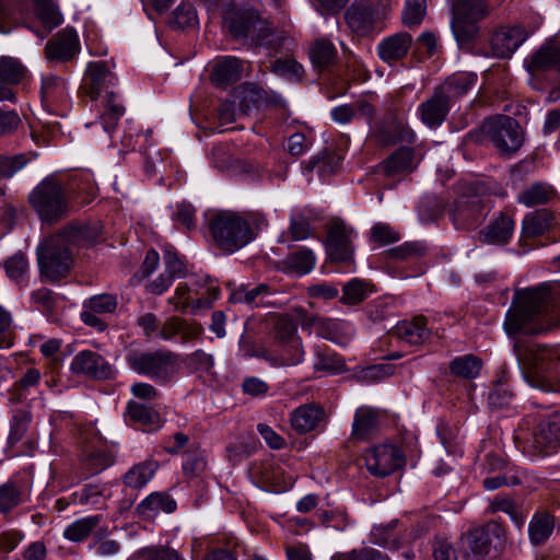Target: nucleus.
Returning <instances> with one entry per match:
<instances>
[{
    "label": "nucleus",
    "mask_w": 560,
    "mask_h": 560,
    "mask_svg": "<svg viewBox=\"0 0 560 560\" xmlns=\"http://www.w3.org/2000/svg\"><path fill=\"white\" fill-rule=\"evenodd\" d=\"M559 319L560 313L551 304L547 289H526L515 293L505 314L503 328L509 336L520 332L542 334L555 327Z\"/></svg>",
    "instance_id": "1"
},
{
    "label": "nucleus",
    "mask_w": 560,
    "mask_h": 560,
    "mask_svg": "<svg viewBox=\"0 0 560 560\" xmlns=\"http://www.w3.org/2000/svg\"><path fill=\"white\" fill-rule=\"evenodd\" d=\"M208 11L221 18L222 26L235 39L248 40L256 46H264L273 51L290 40L276 34L267 21L257 11L237 8L234 0H206Z\"/></svg>",
    "instance_id": "2"
},
{
    "label": "nucleus",
    "mask_w": 560,
    "mask_h": 560,
    "mask_svg": "<svg viewBox=\"0 0 560 560\" xmlns=\"http://www.w3.org/2000/svg\"><path fill=\"white\" fill-rule=\"evenodd\" d=\"M28 202L39 220L47 224L63 220L71 211V195L55 175L46 176L33 188Z\"/></svg>",
    "instance_id": "3"
},
{
    "label": "nucleus",
    "mask_w": 560,
    "mask_h": 560,
    "mask_svg": "<svg viewBox=\"0 0 560 560\" xmlns=\"http://www.w3.org/2000/svg\"><path fill=\"white\" fill-rule=\"evenodd\" d=\"M128 368L160 385L173 381L179 370L178 355L170 350L130 349L125 355Z\"/></svg>",
    "instance_id": "4"
},
{
    "label": "nucleus",
    "mask_w": 560,
    "mask_h": 560,
    "mask_svg": "<svg viewBox=\"0 0 560 560\" xmlns=\"http://www.w3.org/2000/svg\"><path fill=\"white\" fill-rule=\"evenodd\" d=\"M208 228L215 245L228 254L235 253L255 238L243 215L219 211L208 219Z\"/></svg>",
    "instance_id": "5"
},
{
    "label": "nucleus",
    "mask_w": 560,
    "mask_h": 560,
    "mask_svg": "<svg viewBox=\"0 0 560 560\" xmlns=\"http://www.w3.org/2000/svg\"><path fill=\"white\" fill-rule=\"evenodd\" d=\"M467 136L477 143L491 141L503 154L516 152L524 142L523 131L517 120L504 115L486 118L478 129L469 131Z\"/></svg>",
    "instance_id": "6"
},
{
    "label": "nucleus",
    "mask_w": 560,
    "mask_h": 560,
    "mask_svg": "<svg viewBox=\"0 0 560 560\" xmlns=\"http://www.w3.org/2000/svg\"><path fill=\"white\" fill-rule=\"evenodd\" d=\"M451 27L460 46L470 44L479 33V22L489 14L486 0H452Z\"/></svg>",
    "instance_id": "7"
},
{
    "label": "nucleus",
    "mask_w": 560,
    "mask_h": 560,
    "mask_svg": "<svg viewBox=\"0 0 560 560\" xmlns=\"http://www.w3.org/2000/svg\"><path fill=\"white\" fill-rule=\"evenodd\" d=\"M37 260L42 277L50 282L68 277L74 262L71 248L54 236L38 245Z\"/></svg>",
    "instance_id": "8"
},
{
    "label": "nucleus",
    "mask_w": 560,
    "mask_h": 560,
    "mask_svg": "<svg viewBox=\"0 0 560 560\" xmlns=\"http://www.w3.org/2000/svg\"><path fill=\"white\" fill-rule=\"evenodd\" d=\"M487 200L468 188L450 206L448 215L458 230H471L479 226L488 214Z\"/></svg>",
    "instance_id": "9"
},
{
    "label": "nucleus",
    "mask_w": 560,
    "mask_h": 560,
    "mask_svg": "<svg viewBox=\"0 0 560 560\" xmlns=\"http://www.w3.org/2000/svg\"><path fill=\"white\" fill-rule=\"evenodd\" d=\"M560 445V410L545 416L527 441L526 452L533 459L555 454Z\"/></svg>",
    "instance_id": "10"
},
{
    "label": "nucleus",
    "mask_w": 560,
    "mask_h": 560,
    "mask_svg": "<svg viewBox=\"0 0 560 560\" xmlns=\"http://www.w3.org/2000/svg\"><path fill=\"white\" fill-rule=\"evenodd\" d=\"M515 357L523 371L535 377L549 374L558 359L557 352L545 345L516 341L513 347Z\"/></svg>",
    "instance_id": "11"
},
{
    "label": "nucleus",
    "mask_w": 560,
    "mask_h": 560,
    "mask_svg": "<svg viewBox=\"0 0 560 560\" xmlns=\"http://www.w3.org/2000/svg\"><path fill=\"white\" fill-rule=\"evenodd\" d=\"M357 233L341 219H334L327 229L326 250L329 258L350 265L353 261V240Z\"/></svg>",
    "instance_id": "12"
},
{
    "label": "nucleus",
    "mask_w": 560,
    "mask_h": 560,
    "mask_svg": "<svg viewBox=\"0 0 560 560\" xmlns=\"http://www.w3.org/2000/svg\"><path fill=\"white\" fill-rule=\"evenodd\" d=\"M366 469L376 477H386L404 466L402 452L392 443L370 447L364 454Z\"/></svg>",
    "instance_id": "13"
},
{
    "label": "nucleus",
    "mask_w": 560,
    "mask_h": 560,
    "mask_svg": "<svg viewBox=\"0 0 560 560\" xmlns=\"http://www.w3.org/2000/svg\"><path fill=\"white\" fill-rule=\"evenodd\" d=\"M389 9L384 5L382 18H386ZM381 19L374 0H354L346 10L345 20L349 28L358 36H366L373 32Z\"/></svg>",
    "instance_id": "14"
},
{
    "label": "nucleus",
    "mask_w": 560,
    "mask_h": 560,
    "mask_svg": "<svg viewBox=\"0 0 560 560\" xmlns=\"http://www.w3.org/2000/svg\"><path fill=\"white\" fill-rule=\"evenodd\" d=\"M69 369L77 376L96 381L110 380L115 375L113 365L101 353L93 350L78 352L73 357Z\"/></svg>",
    "instance_id": "15"
},
{
    "label": "nucleus",
    "mask_w": 560,
    "mask_h": 560,
    "mask_svg": "<svg viewBox=\"0 0 560 560\" xmlns=\"http://www.w3.org/2000/svg\"><path fill=\"white\" fill-rule=\"evenodd\" d=\"M117 82L115 73L105 61H94L88 65L83 78V89L91 100H98L110 90Z\"/></svg>",
    "instance_id": "16"
},
{
    "label": "nucleus",
    "mask_w": 560,
    "mask_h": 560,
    "mask_svg": "<svg viewBox=\"0 0 560 560\" xmlns=\"http://www.w3.org/2000/svg\"><path fill=\"white\" fill-rule=\"evenodd\" d=\"M80 51V40L73 28L66 27L52 36L45 46L49 61L68 62Z\"/></svg>",
    "instance_id": "17"
},
{
    "label": "nucleus",
    "mask_w": 560,
    "mask_h": 560,
    "mask_svg": "<svg viewBox=\"0 0 560 560\" xmlns=\"http://www.w3.org/2000/svg\"><path fill=\"white\" fill-rule=\"evenodd\" d=\"M453 103L438 86L432 95L419 104L417 114L427 127L439 128L447 118Z\"/></svg>",
    "instance_id": "18"
},
{
    "label": "nucleus",
    "mask_w": 560,
    "mask_h": 560,
    "mask_svg": "<svg viewBox=\"0 0 560 560\" xmlns=\"http://www.w3.org/2000/svg\"><path fill=\"white\" fill-rule=\"evenodd\" d=\"M27 75L26 67L19 59L0 57V101L15 102L16 95L11 86L22 83Z\"/></svg>",
    "instance_id": "19"
},
{
    "label": "nucleus",
    "mask_w": 560,
    "mask_h": 560,
    "mask_svg": "<svg viewBox=\"0 0 560 560\" xmlns=\"http://www.w3.org/2000/svg\"><path fill=\"white\" fill-rule=\"evenodd\" d=\"M522 26L501 27L491 37V48L498 58H509L527 38Z\"/></svg>",
    "instance_id": "20"
},
{
    "label": "nucleus",
    "mask_w": 560,
    "mask_h": 560,
    "mask_svg": "<svg viewBox=\"0 0 560 560\" xmlns=\"http://www.w3.org/2000/svg\"><path fill=\"white\" fill-rule=\"evenodd\" d=\"M276 291L266 283H259L255 287L242 284L230 294V302L243 303L250 307L275 306L273 300Z\"/></svg>",
    "instance_id": "21"
},
{
    "label": "nucleus",
    "mask_w": 560,
    "mask_h": 560,
    "mask_svg": "<svg viewBox=\"0 0 560 560\" xmlns=\"http://www.w3.org/2000/svg\"><path fill=\"white\" fill-rule=\"evenodd\" d=\"M98 100L102 105L98 122H92L91 126L100 125L106 133L112 135L126 112L125 105L115 92H107Z\"/></svg>",
    "instance_id": "22"
},
{
    "label": "nucleus",
    "mask_w": 560,
    "mask_h": 560,
    "mask_svg": "<svg viewBox=\"0 0 560 560\" xmlns=\"http://www.w3.org/2000/svg\"><path fill=\"white\" fill-rule=\"evenodd\" d=\"M412 37L407 32L396 33L387 36L377 45L378 57L387 62H395L402 59L409 51Z\"/></svg>",
    "instance_id": "23"
},
{
    "label": "nucleus",
    "mask_w": 560,
    "mask_h": 560,
    "mask_svg": "<svg viewBox=\"0 0 560 560\" xmlns=\"http://www.w3.org/2000/svg\"><path fill=\"white\" fill-rule=\"evenodd\" d=\"M380 423L378 411L369 406L357 408L353 416L351 438L355 441H366L376 432Z\"/></svg>",
    "instance_id": "24"
},
{
    "label": "nucleus",
    "mask_w": 560,
    "mask_h": 560,
    "mask_svg": "<svg viewBox=\"0 0 560 560\" xmlns=\"http://www.w3.org/2000/svg\"><path fill=\"white\" fill-rule=\"evenodd\" d=\"M52 236L62 238V244L70 247L73 252V248L77 246L93 244L98 237V229L88 224L71 222Z\"/></svg>",
    "instance_id": "25"
},
{
    "label": "nucleus",
    "mask_w": 560,
    "mask_h": 560,
    "mask_svg": "<svg viewBox=\"0 0 560 560\" xmlns=\"http://www.w3.org/2000/svg\"><path fill=\"white\" fill-rule=\"evenodd\" d=\"M393 334L411 346L422 345L430 338V329L424 316H416L409 320L399 322Z\"/></svg>",
    "instance_id": "26"
},
{
    "label": "nucleus",
    "mask_w": 560,
    "mask_h": 560,
    "mask_svg": "<svg viewBox=\"0 0 560 560\" xmlns=\"http://www.w3.org/2000/svg\"><path fill=\"white\" fill-rule=\"evenodd\" d=\"M201 327L196 324H189L177 317H171L164 322L158 336L165 341H173L176 338L180 342L185 343L201 334Z\"/></svg>",
    "instance_id": "27"
},
{
    "label": "nucleus",
    "mask_w": 560,
    "mask_h": 560,
    "mask_svg": "<svg viewBox=\"0 0 560 560\" xmlns=\"http://www.w3.org/2000/svg\"><path fill=\"white\" fill-rule=\"evenodd\" d=\"M415 167V152L407 147L399 148L377 166L378 172L384 173L388 177L410 173Z\"/></svg>",
    "instance_id": "28"
},
{
    "label": "nucleus",
    "mask_w": 560,
    "mask_h": 560,
    "mask_svg": "<svg viewBox=\"0 0 560 560\" xmlns=\"http://www.w3.org/2000/svg\"><path fill=\"white\" fill-rule=\"evenodd\" d=\"M242 75V61L232 56L218 60L211 70V81L215 86L225 88L235 83Z\"/></svg>",
    "instance_id": "29"
},
{
    "label": "nucleus",
    "mask_w": 560,
    "mask_h": 560,
    "mask_svg": "<svg viewBox=\"0 0 560 560\" xmlns=\"http://www.w3.org/2000/svg\"><path fill=\"white\" fill-rule=\"evenodd\" d=\"M280 264L284 272L304 276L314 269L316 256L312 249L299 247L296 250L289 253Z\"/></svg>",
    "instance_id": "30"
},
{
    "label": "nucleus",
    "mask_w": 560,
    "mask_h": 560,
    "mask_svg": "<svg viewBox=\"0 0 560 560\" xmlns=\"http://www.w3.org/2000/svg\"><path fill=\"white\" fill-rule=\"evenodd\" d=\"M514 226L512 217L501 212L482 232V240L488 244L505 245L513 235Z\"/></svg>",
    "instance_id": "31"
},
{
    "label": "nucleus",
    "mask_w": 560,
    "mask_h": 560,
    "mask_svg": "<svg viewBox=\"0 0 560 560\" xmlns=\"http://www.w3.org/2000/svg\"><path fill=\"white\" fill-rule=\"evenodd\" d=\"M176 508V501L170 494L152 492L138 504L137 512L142 518L149 520L160 512L173 513Z\"/></svg>",
    "instance_id": "32"
},
{
    "label": "nucleus",
    "mask_w": 560,
    "mask_h": 560,
    "mask_svg": "<svg viewBox=\"0 0 560 560\" xmlns=\"http://www.w3.org/2000/svg\"><path fill=\"white\" fill-rule=\"evenodd\" d=\"M477 80L478 77L474 72H456L450 75L444 83L438 88L454 103L457 98L470 91L476 85Z\"/></svg>",
    "instance_id": "33"
},
{
    "label": "nucleus",
    "mask_w": 560,
    "mask_h": 560,
    "mask_svg": "<svg viewBox=\"0 0 560 560\" xmlns=\"http://www.w3.org/2000/svg\"><path fill=\"white\" fill-rule=\"evenodd\" d=\"M67 189L71 199L77 200L81 206L90 203L96 196L94 178L89 171L74 174Z\"/></svg>",
    "instance_id": "34"
},
{
    "label": "nucleus",
    "mask_w": 560,
    "mask_h": 560,
    "mask_svg": "<svg viewBox=\"0 0 560 560\" xmlns=\"http://www.w3.org/2000/svg\"><path fill=\"white\" fill-rule=\"evenodd\" d=\"M324 418V410L315 405H303L291 415V424L299 433H307L317 428Z\"/></svg>",
    "instance_id": "35"
},
{
    "label": "nucleus",
    "mask_w": 560,
    "mask_h": 560,
    "mask_svg": "<svg viewBox=\"0 0 560 560\" xmlns=\"http://www.w3.org/2000/svg\"><path fill=\"white\" fill-rule=\"evenodd\" d=\"M555 517L547 512L535 513L528 525L529 540L534 546L545 544L552 535Z\"/></svg>",
    "instance_id": "36"
},
{
    "label": "nucleus",
    "mask_w": 560,
    "mask_h": 560,
    "mask_svg": "<svg viewBox=\"0 0 560 560\" xmlns=\"http://www.w3.org/2000/svg\"><path fill=\"white\" fill-rule=\"evenodd\" d=\"M42 102L46 105H56L66 101L68 88L65 79L56 74L43 78L40 88Z\"/></svg>",
    "instance_id": "37"
},
{
    "label": "nucleus",
    "mask_w": 560,
    "mask_h": 560,
    "mask_svg": "<svg viewBox=\"0 0 560 560\" xmlns=\"http://www.w3.org/2000/svg\"><path fill=\"white\" fill-rule=\"evenodd\" d=\"M552 215L547 210H539L525 215L522 224L523 237H536L548 231L552 224Z\"/></svg>",
    "instance_id": "38"
},
{
    "label": "nucleus",
    "mask_w": 560,
    "mask_h": 560,
    "mask_svg": "<svg viewBox=\"0 0 560 560\" xmlns=\"http://www.w3.org/2000/svg\"><path fill=\"white\" fill-rule=\"evenodd\" d=\"M555 197L553 188L545 183H534L520 192L517 200L526 207L549 202Z\"/></svg>",
    "instance_id": "39"
},
{
    "label": "nucleus",
    "mask_w": 560,
    "mask_h": 560,
    "mask_svg": "<svg viewBox=\"0 0 560 560\" xmlns=\"http://www.w3.org/2000/svg\"><path fill=\"white\" fill-rule=\"evenodd\" d=\"M101 523L100 515H91L79 518L69 524L63 530V537L73 542L85 540Z\"/></svg>",
    "instance_id": "40"
},
{
    "label": "nucleus",
    "mask_w": 560,
    "mask_h": 560,
    "mask_svg": "<svg viewBox=\"0 0 560 560\" xmlns=\"http://www.w3.org/2000/svg\"><path fill=\"white\" fill-rule=\"evenodd\" d=\"M336 55L337 50L334 44L325 38L315 40L310 50L311 61L319 70L329 68L335 62Z\"/></svg>",
    "instance_id": "41"
},
{
    "label": "nucleus",
    "mask_w": 560,
    "mask_h": 560,
    "mask_svg": "<svg viewBox=\"0 0 560 560\" xmlns=\"http://www.w3.org/2000/svg\"><path fill=\"white\" fill-rule=\"evenodd\" d=\"M156 468L154 462L135 465L125 474L124 483L131 489H141L153 478Z\"/></svg>",
    "instance_id": "42"
},
{
    "label": "nucleus",
    "mask_w": 560,
    "mask_h": 560,
    "mask_svg": "<svg viewBox=\"0 0 560 560\" xmlns=\"http://www.w3.org/2000/svg\"><path fill=\"white\" fill-rule=\"evenodd\" d=\"M481 366V360L472 354L456 357L450 363L452 374L465 380L477 377L480 373Z\"/></svg>",
    "instance_id": "43"
},
{
    "label": "nucleus",
    "mask_w": 560,
    "mask_h": 560,
    "mask_svg": "<svg viewBox=\"0 0 560 560\" xmlns=\"http://www.w3.org/2000/svg\"><path fill=\"white\" fill-rule=\"evenodd\" d=\"M127 415L129 419L137 424L154 428L160 424V413L152 407L136 401H129L127 405Z\"/></svg>",
    "instance_id": "44"
},
{
    "label": "nucleus",
    "mask_w": 560,
    "mask_h": 560,
    "mask_svg": "<svg viewBox=\"0 0 560 560\" xmlns=\"http://www.w3.org/2000/svg\"><path fill=\"white\" fill-rule=\"evenodd\" d=\"M270 71L290 82H300L304 77V68L293 58H278L270 63Z\"/></svg>",
    "instance_id": "45"
},
{
    "label": "nucleus",
    "mask_w": 560,
    "mask_h": 560,
    "mask_svg": "<svg viewBox=\"0 0 560 560\" xmlns=\"http://www.w3.org/2000/svg\"><path fill=\"white\" fill-rule=\"evenodd\" d=\"M35 13L40 22L49 30L57 27L63 21L57 0H34Z\"/></svg>",
    "instance_id": "46"
},
{
    "label": "nucleus",
    "mask_w": 560,
    "mask_h": 560,
    "mask_svg": "<svg viewBox=\"0 0 560 560\" xmlns=\"http://www.w3.org/2000/svg\"><path fill=\"white\" fill-rule=\"evenodd\" d=\"M113 456L106 451L94 450L84 455L82 458V469L85 470V476H93L113 464Z\"/></svg>",
    "instance_id": "47"
},
{
    "label": "nucleus",
    "mask_w": 560,
    "mask_h": 560,
    "mask_svg": "<svg viewBox=\"0 0 560 560\" xmlns=\"http://www.w3.org/2000/svg\"><path fill=\"white\" fill-rule=\"evenodd\" d=\"M32 422V413L26 409H16L10 421L8 442L11 445L19 443L26 434Z\"/></svg>",
    "instance_id": "48"
},
{
    "label": "nucleus",
    "mask_w": 560,
    "mask_h": 560,
    "mask_svg": "<svg viewBox=\"0 0 560 560\" xmlns=\"http://www.w3.org/2000/svg\"><path fill=\"white\" fill-rule=\"evenodd\" d=\"M129 560H185L175 549L162 545L141 548Z\"/></svg>",
    "instance_id": "49"
},
{
    "label": "nucleus",
    "mask_w": 560,
    "mask_h": 560,
    "mask_svg": "<svg viewBox=\"0 0 560 560\" xmlns=\"http://www.w3.org/2000/svg\"><path fill=\"white\" fill-rule=\"evenodd\" d=\"M22 503V490L14 481L0 486V513L7 514Z\"/></svg>",
    "instance_id": "50"
},
{
    "label": "nucleus",
    "mask_w": 560,
    "mask_h": 560,
    "mask_svg": "<svg viewBox=\"0 0 560 560\" xmlns=\"http://www.w3.org/2000/svg\"><path fill=\"white\" fill-rule=\"evenodd\" d=\"M304 360V349L301 339H293L290 343H284L281 354L275 359V366H293Z\"/></svg>",
    "instance_id": "51"
},
{
    "label": "nucleus",
    "mask_w": 560,
    "mask_h": 560,
    "mask_svg": "<svg viewBox=\"0 0 560 560\" xmlns=\"http://www.w3.org/2000/svg\"><path fill=\"white\" fill-rule=\"evenodd\" d=\"M369 284L364 280L361 279H352L342 287V296L340 301L343 304L354 305L363 300H365L369 295Z\"/></svg>",
    "instance_id": "52"
},
{
    "label": "nucleus",
    "mask_w": 560,
    "mask_h": 560,
    "mask_svg": "<svg viewBox=\"0 0 560 560\" xmlns=\"http://www.w3.org/2000/svg\"><path fill=\"white\" fill-rule=\"evenodd\" d=\"M315 371H325L329 373H339L346 369V362L342 357L329 350H316Z\"/></svg>",
    "instance_id": "53"
},
{
    "label": "nucleus",
    "mask_w": 560,
    "mask_h": 560,
    "mask_svg": "<svg viewBox=\"0 0 560 560\" xmlns=\"http://www.w3.org/2000/svg\"><path fill=\"white\" fill-rule=\"evenodd\" d=\"M198 22L197 12L192 4L180 3L172 13L168 25L172 28H186L196 25Z\"/></svg>",
    "instance_id": "54"
},
{
    "label": "nucleus",
    "mask_w": 560,
    "mask_h": 560,
    "mask_svg": "<svg viewBox=\"0 0 560 560\" xmlns=\"http://www.w3.org/2000/svg\"><path fill=\"white\" fill-rule=\"evenodd\" d=\"M427 0H406L401 12V21L408 27L418 26L424 19Z\"/></svg>",
    "instance_id": "55"
},
{
    "label": "nucleus",
    "mask_w": 560,
    "mask_h": 560,
    "mask_svg": "<svg viewBox=\"0 0 560 560\" xmlns=\"http://www.w3.org/2000/svg\"><path fill=\"white\" fill-rule=\"evenodd\" d=\"M117 305V296L109 293L95 294L83 303L84 308H90L98 314H113Z\"/></svg>",
    "instance_id": "56"
},
{
    "label": "nucleus",
    "mask_w": 560,
    "mask_h": 560,
    "mask_svg": "<svg viewBox=\"0 0 560 560\" xmlns=\"http://www.w3.org/2000/svg\"><path fill=\"white\" fill-rule=\"evenodd\" d=\"M466 541L472 555L483 557L490 551V538L483 528H475L467 533Z\"/></svg>",
    "instance_id": "57"
},
{
    "label": "nucleus",
    "mask_w": 560,
    "mask_h": 560,
    "mask_svg": "<svg viewBox=\"0 0 560 560\" xmlns=\"http://www.w3.org/2000/svg\"><path fill=\"white\" fill-rule=\"evenodd\" d=\"M104 489L100 485L89 483L71 494L72 502L81 505H97L102 502Z\"/></svg>",
    "instance_id": "58"
},
{
    "label": "nucleus",
    "mask_w": 560,
    "mask_h": 560,
    "mask_svg": "<svg viewBox=\"0 0 560 560\" xmlns=\"http://www.w3.org/2000/svg\"><path fill=\"white\" fill-rule=\"evenodd\" d=\"M135 137L136 139L133 140V133L131 130L126 132L121 140L122 145L130 150H139L143 154H147V149L154 144V141L152 140L153 131L151 129L137 131Z\"/></svg>",
    "instance_id": "59"
},
{
    "label": "nucleus",
    "mask_w": 560,
    "mask_h": 560,
    "mask_svg": "<svg viewBox=\"0 0 560 560\" xmlns=\"http://www.w3.org/2000/svg\"><path fill=\"white\" fill-rule=\"evenodd\" d=\"M8 277L16 283H22L27 273L28 264L24 255L15 254L4 264Z\"/></svg>",
    "instance_id": "60"
},
{
    "label": "nucleus",
    "mask_w": 560,
    "mask_h": 560,
    "mask_svg": "<svg viewBox=\"0 0 560 560\" xmlns=\"http://www.w3.org/2000/svg\"><path fill=\"white\" fill-rule=\"evenodd\" d=\"M513 397L514 395L509 387L503 383H499L490 390L488 404L493 409H503L512 404Z\"/></svg>",
    "instance_id": "61"
},
{
    "label": "nucleus",
    "mask_w": 560,
    "mask_h": 560,
    "mask_svg": "<svg viewBox=\"0 0 560 560\" xmlns=\"http://www.w3.org/2000/svg\"><path fill=\"white\" fill-rule=\"evenodd\" d=\"M276 335L279 340L290 343L293 339H301L298 336V324L289 316H280L276 323Z\"/></svg>",
    "instance_id": "62"
},
{
    "label": "nucleus",
    "mask_w": 560,
    "mask_h": 560,
    "mask_svg": "<svg viewBox=\"0 0 560 560\" xmlns=\"http://www.w3.org/2000/svg\"><path fill=\"white\" fill-rule=\"evenodd\" d=\"M21 125L16 110L4 109L0 106V137L14 133Z\"/></svg>",
    "instance_id": "63"
},
{
    "label": "nucleus",
    "mask_w": 560,
    "mask_h": 560,
    "mask_svg": "<svg viewBox=\"0 0 560 560\" xmlns=\"http://www.w3.org/2000/svg\"><path fill=\"white\" fill-rule=\"evenodd\" d=\"M432 552L434 560H457V551L454 546L444 538H439L433 542Z\"/></svg>",
    "instance_id": "64"
}]
</instances>
